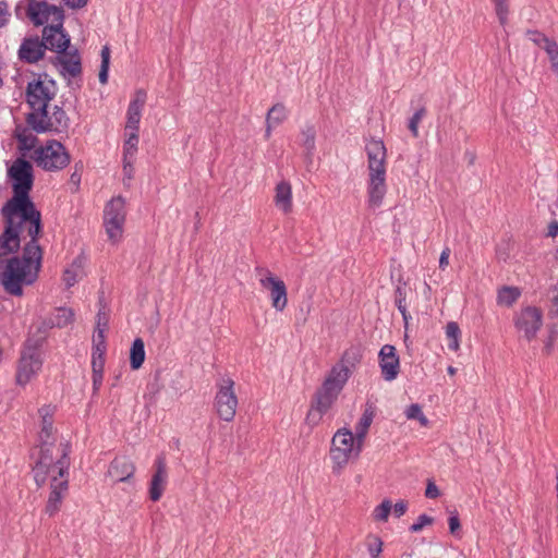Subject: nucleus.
Listing matches in <instances>:
<instances>
[{
  "instance_id": "obj_1",
  "label": "nucleus",
  "mask_w": 558,
  "mask_h": 558,
  "mask_svg": "<svg viewBox=\"0 0 558 558\" xmlns=\"http://www.w3.org/2000/svg\"><path fill=\"white\" fill-rule=\"evenodd\" d=\"M56 408L51 405H44L39 409L40 432H39V457L33 468L34 480L43 482L45 472L52 461H57V468L60 471L70 468V446L68 442H61L59 446L54 444V428H53V414Z\"/></svg>"
},
{
  "instance_id": "obj_2",
  "label": "nucleus",
  "mask_w": 558,
  "mask_h": 558,
  "mask_svg": "<svg viewBox=\"0 0 558 558\" xmlns=\"http://www.w3.org/2000/svg\"><path fill=\"white\" fill-rule=\"evenodd\" d=\"M368 168V202L373 207L380 206L387 192L386 147L383 141L372 140L366 146Z\"/></svg>"
},
{
  "instance_id": "obj_3",
  "label": "nucleus",
  "mask_w": 558,
  "mask_h": 558,
  "mask_svg": "<svg viewBox=\"0 0 558 558\" xmlns=\"http://www.w3.org/2000/svg\"><path fill=\"white\" fill-rule=\"evenodd\" d=\"M41 266V260L27 256L23 252L22 257H12L8 260L2 272V284L4 290L16 296L23 294V284H32L36 281Z\"/></svg>"
},
{
  "instance_id": "obj_4",
  "label": "nucleus",
  "mask_w": 558,
  "mask_h": 558,
  "mask_svg": "<svg viewBox=\"0 0 558 558\" xmlns=\"http://www.w3.org/2000/svg\"><path fill=\"white\" fill-rule=\"evenodd\" d=\"M49 477L51 492L45 511L49 515H53L59 511L62 499L69 488V468L61 472L60 469L57 468V461H52L47 472H45L43 482H38L37 480H35V482L37 486H43Z\"/></svg>"
},
{
  "instance_id": "obj_5",
  "label": "nucleus",
  "mask_w": 558,
  "mask_h": 558,
  "mask_svg": "<svg viewBox=\"0 0 558 558\" xmlns=\"http://www.w3.org/2000/svg\"><path fill=\"white\" fill-rule=\"evenodd\" d=\"M71 157L66 148L56 140H49L35 149V161L46 171H59L70 163Z\"/></svg>"
},
{
  "instance_id": "obj_6",
  "label": "nucleus",
  "mask_w": 558,
  "mask_h": 558,
  "mask_svg": "<svg viewBox=\"0 0 558 558\" xmlns=\"http://www.w3.org/2000/svg\"><path fill=\"white\" fill-rule=\"evenodd\" d=\"M234 386L235 383L230 377H223L216 384L215 409L218 416L226 422H231L236 413L238 397Z\"/></svg>"
},
{
  "instance_id": "obj_7",
  "label": "nucleus",
  "mask_w": 558,
  "mask_h": 558,
  "mask_svg": "<svg viewBox=\"0 0 558 558\" xmlns=\"http://www.w3.org/2000/svg\"><path fill=\"white\" fill-rule=\"evenodd\" d=\"M353 453V433L348 428L338 429L332 437L330 448V459L333 463L332 471L340 473L341 470L348 464Z\"/></svg>"
},
{
  "instance_id": "obj_8",
  "label": "nucleus",
  "mask_w": 558,
  "mask_h": 558,
  "mask_svg": "<svg viewBox=\"0 0 558 558\" xmlns=\"http://www.w3.org/2000/svg\"><path fill=\"white\" fill-rule=\"evenodd\" d=\"M2 214L7 219V225L14 223V218H19L20 228L23 222L34 220L40 216V211L36 209L35 204L29 194L13 195L3 206Z\"/></svg>"
},
{
  "instance_id": "obj_9",
  "label": "nucleus",
  "mask_w": 558,
  "mask_h": 558,
  "mask_svg": "<svg viewBox=\"0 0 558 558\" xmlns=\"http://www.w3.org/2000/svg\"><path fill=\"white\" fill-rule=\"evenodd\" d=\"M43 360L37 344L27 340L22 351L17 373L16 383L19 385H26L41 368Z\"/></svg>"
},
{
  "instance_id": "obj_10",
  "label": "nucleus",
  "mask_w": 558,
  "mask_h": 558,
  "mask_svg": "<svg viewBox=\"0 0 558 558\" xmlns=\"http://www.w3.org/2000/svg\"><path fill=\"white\" fill-rule=\"evenodd\" d=\"M104 219L108 238L113 242L119 241L125 221V202L121 196L112 198L107 204Z\"/></svg>"
},
{
  "instance_id": "obj_11",
  "label": "nucleus",
  "mask_w": 558,
  "mask_h": 558,
  "mask_svg": "<svg viewBox=\"0 0 558 558\" xmlns=\"http://www.w3.org/2000/svg\"><path fill=\"white\" fill-rule=\"evenodd\" d=\"M12 180L13 195L29 194L34 185L33 166L24 158H17L8 169Z\"/></svg>"
},
{
  "instance_id": "obj_12",
  "label": "nucleus",
  "mask_w": 558,
  "mask_h": 558,
  "mask_svg": "<svg viewBox=\"0 0 558 558\" xmlns=\"http://www.w3.org/2000/svg\"><path fill=\"white\" fill-rule=\"evenodd\" d=\"M513 324L524 339L532 341L543 326V313L535 306H526L514 315Z\"/></svg>"
},
{
  "instance_id": "obj_13",
  "label": "nucleus",
  "mask_w": 558,
  "mask_h": 558,
  "mask_svg": "<svg viewBox=\"0 0 558 558\" xmlns=\"http://www.w3.org/2000/svg\"><path fill=\"white\" fill-rule=\"evenodd\" d=\"M56 96V83L52 80H33L26 87V101L32 109L48 108L49 101Z\"/></svg>"
},
{
  "instance_id": "obj_14",
  "label": "nucleus",
  "mask_w": 558,
  "mask_h": 558,
  "mask_svg": "<svg viewBox=\"0 0 558 558\" xmlns=\"http://www.w3.org/2000/svg\"><path fill=\"white\" fill-rule=\"evenodd\" d=\"M27 14L36 25H44L51 21V25L63 26L64 12L61 7L49 4L46 1H33L28 4Z\"/></svg>"
},
{
  "instance_id": "obj_15",
  "label": "nucleus",
  "mask_w": 558,
  "mask_h": 558,
  "mask_svg": "<svg viewBox=\"0 0 558 558\" xmlns=\"http://www.w3.org/2000/svg\"><path fill=\"white\" fill-rule=\"evenodd\" d=\"M263 277L259 279L260 286L269 291L271 305L276 311L282 312L288 304V292L283 280L275 277L268 269H262Z\"/></svg>"
},
{
  "instance_id": "obj_16",
  "label": "nucleus",
  "mask_w": 558,
  "mask_h": 558,
  "mask_svg": "<svg viewBox=\"0 0 558 558\" xmlns=\"http://www.w3.org/2000/svg\"><path fill=\"white\" fill-rule=\"evenodd\" d=\"M43 43H45L46 49L63 53L70 46V37L64 32L63 26L47 25L43 29Z\"/></svg>"
},
{
  "instance_id": "obj_17",
  "label": "nucleus",
  "mask_w": 558,
  "mask_h": 558,
  "mask_svg": "<svg viewBox=\"0 0 558 558\" xmlns=\"http://www.w3.org/2000/svg\"><path fill=\"white\" fill-rule=\"evenodd\" d=\"M378 355L384 379L387 381L396 379L400 371V362L396 348L390 344H385Z\"/></svg>"
},
{
  "instance_id": "obj_18",
  "label": "nucleus",
  "mask_w": 558,
  "mask_h": 558,
  "mask_svg": "<svg viewBox=\"0 0 558 558\" xmlns=\"http://www.w3.org/2000/svg\"><path fill=\"white\" fill-rule=\"evenodd\" d=\"M155 473L153 474L149 485V498L153 501H158L166 488L167 484V464L163 456L157 457L155 461Z\"/></svg>"
},
{
  "instance_id": "obj_19",
  "label": "nucleus",
  "mask_w": 558,
  "mask_h": 558,
  "mask_svg": "<svg viewBox=\"0 0 558 558\" xmlns=\"http://www.w3.org/2000/svg\"><path fill=\"white\" fill-rule=\"evenodd\" d=\"M45 43L38 36L24 38L19 49V57L27 63H36L44 58Z\"/></svg>"
},
{
  "instance_id": "obj_20",
  "label": "nucleus",
  "mask_w": 558,
  "mask_h": 558,
  "mask_svg": "<svg viewBox=\"0 0 558 558\" xmlns=\"http://www.w3.org/2000/svg\"><path fill=\"white\" fill-rule=\"evenodd\" d=\"M29 226L27 228V234L31 238L29 242H27L24 246L23 252L26 253L27 256H32L37 258V260L43 259V251L38 244V236L41 233V215L37 216L34 220L28 221Z\"/></svg>"
},
{
  "instance_id": "obj_21",
  "label": "nucleus",
  "mask_w": 558,
  "mask_h": 558,
  "mask_svg": "<svg viewBox=\"0 0 558 558\" xmlns=\"http://www.w3.org/2000/svg\"><path fill=\"white\" fill-rule=\"evenodd\" d=\"M20 225L9 223L0 236V257L16 252L20 248Z\"/></svg>"
},
{
  "instance_id": "obj_22",
  "label": "nucleus",
  "mask_w": 558,
  "mask_h": 558,
  "mask_svg": "<svg viewBox=\"0 0 558 558\" xmlns=\"http://www.w3.org/2000/svg\"><path fill=\"white\" fill-rule=\"evenodd\" d=\"M134 472L135 465L126 457L113 459L108 469V475L116 482H125L130 480Z\"/></svg>"
},
{
  "instance_id": "obj_23",
  "label": "nucleus",
  "mask_w": 558,
  "mask_h": 558,
  "mask_svg": "<svg viewBox=\"0 0 558 558\" xmlns=\"http://www.w3.org/2000/svg\"><path fill=\"white\" fill-rule=\"evenodd\" d=\"M351 373L352 371L348 365L343 363H337L330 369L323 385L329 388H333L336 391L340 392L348 381Z\"/></svg>"
},
{
  "instance_id": "obj_24",
  "label": "nucleus",
  "mask_w": 558,
  "mask_h": 558,
  "mask_svg": "<svg viewBox=\"0 0 558 558\" xmlns=\"http://www.w3.org/2000/svg\"><path fill=\"white\" fill-rule=\"evenodd\" d=\"M86 256L84 253L77 255L63 271L62 280L66 288L73 287L85 276Z\"/></svg>"
},
{
  "instance_id": "obj_25",
  "label": "nucleus",
  "mask_w": 558,
  "mask_h": 558,
  "mask_svg": "<svg viewBox=\"0 0 558 558\" xmlns=\"http://www.w3.org/2000/svg\"><path fill=\"white\" fill-rule=\"evenodd\" d=\"M53 62L61 65L60 72L62 75L68 74L72 77H75L82 72L81 58L77 50H74L70 53L63 52L62 56L54 57Z\"/></svg>"
},
{
  "instance_id": "obj_26",
  "label": "nucleus",
  "mask_w": 558,
  "mask_h": 558,
  "mask_svg": "<svg viewBox=\"0 0 558 558\" xmlns=\"http://www.w3.org/2000/svg\"><path fill=\"white\" fill-rule=\"evenodd\" d=\"M32 110L33 111L26 116L27 125L36 133L51 132V116H49L48 108Z\"/></svg>"
},
{
  "instance_id": "obj_27",
  "label": "nucleus",
  "mask_w": 558,
  "mask_h": 558,
  "mask_svg": "<svg viewBox=\"0 0 558 558\" xmlns=\"http://www.w3.org/2000/svg\"><path fill=\"white\" fill-rule=\"evenodd\" d=\"M288 117V110L281 102L274 105L267 112L266 116V131L265 137L269 138L271 135L272 128L281 124Z\"/></svg>"
},
{
  "instance_id": "obj_28",
  "label": "nucleus",
  "mask_w": 558,
  "mask_h": 558,
  "mask_svg": "<svg viewBox=\"0 0 558 558\" xmlns=\"http://www.w3.org/2000/svg\"><path fill=\"white\" fill-rule=\"evenodd\" d=\"M339 393L340 392L336 391L333 388L322 385V387L316 391L312 404L317 407L319 410L328 412L337 400Z\"/></svg>"
},
{
  "instance_id": "obj_29",
  "label": "nucleus",
  "mask_w": 558,
  "mask_h": 558,
  "mask_svg": "<svg viewBox=\"0 0 558 558\" xmlns=\"http://www.w3.org/2000/svg\"><path fill=\"white\" fill-rule=\"evenodd\" d=\"M275 203L286 214L292 210V187L289 182L281 181L277 184Z\"/></svg>"
},
{
  "instance_id": "obj_30",
  "label": "nucleus",
  "mask_w": 558,
  "mask_h": 558,
  "mask_svg": "<svg viewBox=\"0 0 558 558\" xmlns=\"http://www.w3.org/2000/svg\"><path fill=\"white\" fill-rule=\"evenodd\" d=\"M74 319V313L71 308L59 307L52 313L45 324L49 327L63 328Z\"/></svg>"
},
{
  "instance_id": "obj_31",
  "label": "nucleus",
  "mask_w": 558,
  "mask_h": 558,
  "mask_svg": "<svg viewBox=\"0 0 558 558\" xmlns=\"http://www.w3.org/2000/svg\"><path fill=\"white\" fill-rule=\"evenodd\" d=\"M50 119H51V122H50L51 132L62 133V132L68 131L69 125H70V119H69L68 114L65 113V111L61 107H59V106L53 107V111L51 113Z\"/></svg>"
},
{
  "instance_id": "obj_32",
  "label": "nucleus",
  "mask_w": 558,
  "mask_h": 558,
  "mask_svg": "<svg viewBox=\"0 0 558 558\" xmlns=\"http://www.w3.org/2000/svg\"><path fill=\"white\" fill-rule=\"evenodd\" d=\"M145 361V344L142 338H136L130 350V365L132 369H138Z\"/></svg>"
},
{
  "instance_id": "obj_33",
  "label": "nucleus",
  "mask_w": 558,
  "mask_h": 558,
  "mask_svg": "<svg viewBox=\"0 0 558 558\" xmlns=\"http://www.w3.org/2000/svg\"><path fill=\"white\" fill-rule=\"evenodd\" d=\"M521 292L515 287H502L498 291L497 302L499 305L511 306L520 296Z\"/></svg>"
},
{
  "instance_id": "obj_34",
  "label": "nucleus",
  "mask_w": 558,
  "mask_h": 558,
  "mask_svg": "<svg viewBox=\"0 0 558 558\" xmlns=\"http://www.w3.org/2000/svg\"><path fill=\"white\" fill-rule=\"evenodd\" d=\"M405 299H407L405 288L398 286L395 291V302H396V305H397L399 312L402 315V318L404 322V327L407 329L408 325H409V319L411 318V315L408 313Z\"/></svg>"
},
{
  "instance_id": "obj_35",
  "label": "nucleus",
  "mask_w": 558,
  "mask_h": 558,
  "mask_svg": "<svg viewBox=\"0 0 558 558\" xmlns=\"http://www.w3.org/2000/svg\"><path fill=\"white\" fill-rule=\"evenodd\" d=\"M541 48L546 52L549 59L550 69L558 74V43L555 39L549 38L544 41V45Z\"/></svg>"
},
{
  "instance_id": "obj_36",
  "label": "nucleus",
  "mask_w": 558,
  "mask_h": 558,
  "mask_svg": "<svg viewBox=\"0 0 558 558\" xmlns=\"http://www.w3.org/2000/svg\"><path fill=\"white\" fill-rule=\"evenodd\" d=\"M147 94L144 89H138L135 93L134 99L130 102L128 108V116H140L145 106Z\"/></svg>"
},
{
  "instance_id": "obj_37",
  "label": "nucleus",
  "mask_w": 558,
  "mask_h": 558,
  "mask_svg": "<svg viewBox=\"0 0 558 558\" xmlns=\"http://www.w3.org/2000/svg\"><path fill=\"white\" fill-rule=\"evenodd\" d=\"M460 328L456 322H449L446 326V335L449 339L448 348L452 351H458L460 348Z\"/></svg>"
},
{
  "instance_id": "obj_38",
  "label": "nucleus",
  "mask_w": 558,
  "mask_h": 558,
  "mask_svg": "<svg viewBox=\"0 0 558 558\" xmlns=\"http://www.w3.org/2000/svg\"><path fill=\"white\" fill-rule=\"evenodd\" d=\"M101 56V64L99 70V82L101 84H106L108 82V72H109V64H110V48L109 46H104L100 52Z\"/></svg>"
},
{
  "instance_id": "obj_39",
  "label": "nucleus",
  "mask_w": 558,
  "mask_h": 558,
  "mask_svg": "<svg viewBox=\"0 0 558 558\" xmlns=\"http://www.w3.org/2000/svg\"><path fill=\"white\" fill-rule=\"evenodd\" d=\"M375 413L372 407H367L364 410V413L362 414L360 421L355 425V432L366 434L368 432V428L374 420Z\"/></svg>"
},
{
  "instance_id": "obj_40",
  "label": "nucleus",
  "mask_w": 558,
  "mask_h": 558,
  "mask_svg": "<svg viewBox=\"0 0 558 558\" xmlns=\"http://www.w3.org/2000/svg\"><path fill=\"white\" fill-rule=\"evenodd\" d=\"M405 416L408 420H417L424 427L429 423L428 418L424 415L421 405L417 403H412L407 408Z\"/></svg>"
},
{
  "instance_id": "obj_41",
  "label": "nucleus",
  "mask_w": 558,
  "mask_h": 558,
  "mask_svg": "<svg viewBox=\"0 0 558 558\" xmlns=\"http://www.w3.org/2000/svg\"><path fill=\"white\" fill-rule=\"evenodd\" d=\"M315 136L316 131L315 128L312 125L306 126L302 131V145L308 155H311L315 149Z\"/></svg>"
},
{
  "instance_id": "obj_42",
  "label": "nucleus",
  "mask_w": 558,
  "mask_h": 558,
  "mask_svg": "<svg viewBox=\"0 0 558 558\" xmlns=\"http://www.w3.org/2000/svg\"><path fill=\"white\" fill-rule=\"evenodd\" d=\"M138 133L130 132L124 143L123 159H133L137 151Z\"/></svg>"
},
{
  "instance_id": "obj_43",
  "label": "nucleus",
  "mask_w": 558,
  "mask_h": 558,
  "mask_svg": "<svg viewBox=\"0 0 558 558\" xmlns=\"http://www.w3.org/2000/svg\"><path fill=\"white\" fill-rule=\"evenodd\" d=\"M392 509V504L389 499H384L380 505H378L373 512V517L375 521L386 522L389 518V514Z\"/></svg>"
},
{
  "instance_id": "obj_44",
  "label": "nucleus",
  "mask_w": 558,
  "mask_h": 558,
  "mask_svg": "<svg viewBox=\"0 0 558 558\" xmlns=\"http://www.w3.org/2000/svg\"><path fill=\"white\" fill-rule=\"evenodd\" d=\"M500 25H506L509 14V0H492Z\"/></svg>"
},
{
  "instance_id": "obj_45",
  "label": "nucleus",
  "mask_w": 558,
  "mask_h": 558,
  "mask_svg": "<svg viewBox=\"0 0 558 558\" xmlns=\"http://www.w3.org/2000/svg\"><path fill=\"white\" fill-rule=\"evenodd\" d=\"M361 361V353H360V350L357 348H351L349 350H347L340 362L339 363H343L345 365L349 366V368L351 369L352 367H354L359 362Z\"/></svg>"
},
{
  "instance_id": "obj_46",
  "label": "nucleus",
  "mask_w": 558,
  "mask_h": 558,
  "mask_svg": "<svg viewBox=\"0 0 558 558\" xmlns=\"http://www.w3.org/2000/svg\"><path fill=\"white\" fill-rule=\"evenodd\" d=\"M426 114L425 107L420 108L409 120L408 129L413 137H418V124Z\"/></svg>"
},
{
  "instance_id": "obj_47",
  "label": "nucleus",
  "mask_w": 558,
  "mask_h": 558,
  "mask_svg": "<svg viewBox=\"0 0 558 558\" xmlns=\"http://www.w3.org/2000/svg\"><path fill=\"white\" fill-rule=\"evenodd\" d=\"M325 413V411L319 410L317 407L311 404V409L306 415V423L312 427L318 425Z\"/></svg>"
},
{
  "instance_id": "obj_48",
  "label": "nucleus",
  "mask_w": 558,
  "mask_h": 558,
  "mask_svg": "<svg viewBox=\"0 0 558 558\" xmlns=\"http://www.w3.org/2000/svg\"><path fill=\"white\" fill-rule=\"evenodd\" d=\"M368 553L373 558H376L383 551V542L378 536H368L367 543Z\"/></svg>"
},
{
  "instance_id": "obj_49",
  "label": "nucleus",
  "mask_w": 558,
  "mask_h": 558,
  "mask_svg": "<svg viewBox=\"0 0 558 558\" xmlns=\"http://www.w3.org/2000/svg\"><path fill=\"white\" fill-rule=\"evenodd\" d=\"M434 519L427 514H421L417 521L410 526V531L417 533L423 530L424 526L433 524Z\"/></svg>"
},
{
  "instance_id": "obj_50",
  "label": "nucleus",
  "mask_w": 558,
  "mask_h": 558,
  "mask_svg": "<svg viewBox=\"0 0 558 558\" xmlns=\"http://www.w3.org/2000/svg\"><path fill=\"white\" fill-rule=\"evenodd\" d=\"M551 296H550V307L548 311V316L550 318L558 317V284L555 286L550 290Z\"/></svg>"
},
{
  "instance_id": "obj_51",
  "label": "nucleus",
  "mask_w": 558,
  "mask_h": 558,
  "mask_svg": "<svg viewBox=\"0 0 558 558\" xmlns=\"http://www.w3.org/2000/svg\"><path fill=\"white\" fill-rule=\"evenodd\" d=\"M526 36L539 48L544 45L545 40H548L549 37L538 31H526Z\"/></svg>"
},
{
  "instance_id": "obj_52",
  "label": "nucleus",
  "mask_w": 558,
  "mask_h": 558,
  "mask_svg": "<svg viewBox=\"0 0 558 558\" xmlns=\"http://www.w3.org/2000/svg\"><path fill=\"white\" fill-rule=\"evenodd\" d=\"M366 434L356 433L353 434L354 439V454L357 457L363 448Z\"/></svg>"
},
{
  "instance_id": "obj_53",
  "label": "nucleus",
  "mask_w": 558,
  "mask_h": 558,
  "mask_svg": "<svg viewBox=\"0 0 558 558\" xmlns=\"http://www.w3.org/2000/svg\"><path fill=\"white\" fill-rule=\"evenodd\" d=\"M140 120H141L140 116H128L125 129L131 130V132L138 133Z\"/></svg>"
},
{
  "instance_id": "obj_54",
  "label": "nucleus",
  "mask_w": 558,
  "mask_h": 558,
  "mask_svg": "<svg viewBox=\"0 0 558 558\" xmlns=\"http://www.w3.org/2000/svg\"><path fill=\"white\" fill-rule=\"evenodd\" d=\"M449 530L450 533L457 535V532L461 529L460 519L457 513L450 515L449 520Z\"/></svg>"
},
{
  "instance_id": "obj_55",
  "label": "nucleus",
  "mask_w": 558,
  "mask_h": 558,
  "mask_svg": "<svg viewBox=\"0 0 558 558\" xmlns=\"http://www.w3.org/2000/svg\"><path fill=\"white\" fill-rule=\"evenodd\" d=\"M392 509H393V514L397 518H400V517H402L407 512V510H408V502L404 501V500H400V501L396 502L392 506Z\"/></svg>"
},
{
  "instance_id": "obj_56",
  "label": "nucleus",
  "mask_w": 558,
  "mask_h": 558,
  "mask_svg": "<svg viewBox=\"0 0 558 558\" xmlns=\"http://www.w3.org/2000/svg\"><path fill=\"white\" fill-rule=\"evenodd\" d=\"M105 357L92 356L93 373H104Z\"/></svg>"
},
{
  "instance_id": "obj_57",
  "label": "nucleus",
  "mask_w": 558,
  "mask_h": 558,
  "mask_svg": "<svg viewBox=\"0 0 558 558\" xmlns=\"http://www.w3.org/2000/svg\"><path fill=\"white\" fill-rule=\"evenodd\" d=\"M108 322H109V319H108L107 314L99 311L97 314L96 330H98V328H104V330H107Z\"/></svg>"
},
{
  "instance_id": "obj_58",
  "label": "nucleus",
  "mask_w": 558,
  "mask_h": 558,
  "mask_svg": "<svg viewBox=\"0 0 558 558\" xmlns=\"http://www.w3.org/2000/svg\"><path fill=\"white\" fill-rule=\"evenodd\" d=\"M133 159H123V173L128 180L133 179Z\"/></svg>"
},
{
  "instance_id": "obj_59",
  "label": "nucleus",
  "mask_w": 558,
  "mask_h": 558,
  "mask_svg": "<svg viewBox=\"0 0 558 558\" xmlns=\"http://www.w3.org/2000/svg\"><path fill=\"white\" fill-rule=\"evenodd\" d=\"M425 495L427 498H432V499L437 498L440 495V492L434 482H430V481L428 482L426 490H425Z\"/></svg>"
},
{
  "instance_id": "obj_60",
  "label": "nucleus",
  "mask_w": 558,
  "mask_h": 558,
  "mask_svg": "<svg viewBox=\"0 0 558 558\" xmlns=\"http://www.w3.org/2000/svg\"><path fill=\"white\" fill-rule=\"evenodd\" d=\"M61 1L64 5L71 8V9H82L88 3V0H61Z\"/></svg>"
},
{
  "instance_id": "obj_61",
  "label": "nucleus",
  "mask_w": 558,
  "mask_h": 558,
  "mask_svg": "<svg viewBox=\"0 0 558 558\" xmlns=\"http://www.w3.org/2000/svg\"><path fill=\"white\" fill-rule=\"evenodd\" d=\"M10 13L8 12V5L5 2H0V27L8 23Z\"/></svg>"
},
{
  "instance_id": "obj_62",
  "label": "nucleus",
  "mask_w": 558,
  "mask_h": 558,
  "mask_svg": "<svg viewBox=\"0 0 558 558\" xmlns=\"http://www.w3.org/2000/svg\"><path fill=\"white\" fill-rule=\"evenodd\" d=\"M449 256H450V250L446 247L442 250L440 257H439V267L445 268L449 264Z\"/></svg>"
},
{
  "instance_id": "obj_63",
  "label": "nucleus",
  "mask_w": 558,
  "mask_h": 558,
  "mask_svg": "<svg viewBox=\"0 0 558 558\" xmlns=\"http://www.w3.org/2000/svg\"><path fill=\"white\" fill-rule=\"evenodd\" d=\"M105 331L106 330H104V328H98V330H96V335L93 338V344H106Z\"/></svg>"
},
{
  "instance_id": "obj_64",
  "label": "nucleus",
  "mask_w": 558,
  "mask_h": 558,
  "mask_svg": "<svg viewBox=\"0 0 558 558\" xmlns=\"http://www.w3.org/2000/svg\"><path fill=\"white\" fill-rule=\"evenodd\" d=\"M106 353V344H93V354L92 356L96 357H105Z\"/></svg>"
}]
</instances>
